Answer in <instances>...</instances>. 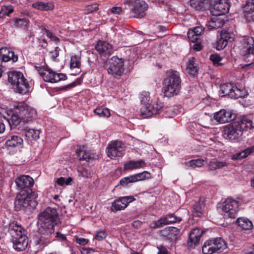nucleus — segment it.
I'll return each instance as SVG.
<instances>
[{
    "label": "nucleus",
    "mask_w": 254,
    "mask_h": 254,
    "mask_svg": "<svg viewBox=\"0 0 254 254\" xmlns=\"http://www.w3.org/2000/svg\"><path fill=\"white\" fill-rule=\"evenodd\" d=\"M61 223L57 209L47 207L38 215V230L40 242L46 244L53 241L52 236L55 232V226Z\"/></svg>",
    "instance_id": "obj_1"
},
{
    "label": "nucleus",
    "mask_w": 254,
    "mask_h": 254,
    "mask_svg": "<svg viewBox=\"0 0 254 254\" xmlns=\"http://www.w3.org/2000/svg\"><path fill=\"white\" fill-rule=\"evenodd\" d=\"M254 127L251 120L244 117L240 121L234 122L225 127L224 137L231 141L238 140L243 135V131Z\"/></svg>",
    "instance_id": "obj_2"
},
{
    "label": "nucleus",
    "mask_w": 254,
    "mask_h": 254,
    "mask_svg": "<svg viewBox=\"0 0 254 254\" xmlns=\"http://www.w3.org/2000/svg\"><path fill=\"white\" fill-rule=\"evenodd\" d=\"M9 231L13 248L17 251L25 250L28 245L26 230L17 222H13L9 224Z\"/></svg>",
    "instance_id": "obj_3"
},
{
    "label": "nucleus",
    "mask_w": 254,
    "mask_h": 254,
    "mask_svg": "<svg viewBox=\"0 0 254 254\" xmlns=\"http://www.w3.org/2000/svg\"><path fill=\"white\" fill-rule=\"evenodd\" d=\"M181 78L178 71H168L163 82V90L165 96L171 97L177 95L181 88Z\"/></svg>",
    "instance_id": "obj_4"
},
{
    "label": "nucleus",
    "mask_w": 254,
    "mask_h": 254,
    "mask_svg": "<svg viewBox=\"0 0 254 254\" xmlns=\"http://www.w3.org/2000/svg\"><path fill=\"white\" fill-rule=\"evenodd\" d=\"M139 98L141 105L140 113L144 118L150 117L153 115L159 113L161 106L156 101L150 99L149 92H142L139 95Z\"/></svg>",
    "instance_id": "obj_5"
},
{
    "label": "nucleus",
    "mask_w": 254,
    "mask_h": 254,
    "mask_svg": "<svg viewBox=\"0 0 254 254\" xmlns=\"http://www.w3.org/2000/svg\"><path fill=\"white\" fill-rule=\"evenodd\" d=\"M8 76L9 82L14 86L16 92L21 94H25L29 92L30 86L22 73L13 71L9 73Z\"/></svg>",
    "instance_id": "obj_6"
},
{
    "label": "nucleus",
    "mask_w": 254,
    "mask_h": 254,
    "mask_svg": "<svg viewBox=\"0 0 254 254\" xmlns=\"http://www.w3.org/2000/svg\"><path fill=\"white\" fill-rule=\"evenodd\" d=\"M244 204L242 198L233 199L231 197L227 198L223 203L222 210L223 215L230 218H235L237 216L239 207Z\"/></svg>",
    "instance_id": "obj_7"
},
{
    "label": "nucleus",
    "mask_w": 254,
    "mask_h": 254,
    "mask_svg": "<svg viewBox=\"0 0 254 254\" xmlns=\"http://www.w3.org/2000/svg\"><path fill=\"white\" fill-rule=\"evenodd\" d=\"M14 113L18 114L22 121L28 123L36 117L35 109L25 102H21L14 105Z\"/></svg>",
    "instance_id": "obj_8"
},
{
    "label": "nucleus",
    "mask_w": 254,
    "mask_h": 254,
    "mask_svg": "<svg viewBox=\"0 0 254 254\" xmlns=\"http://www.w3.org/2000/svg\"><path fill=\"white\" fill-rule=\"evenodd\" d=\"M35 67L39 75L46 82L56 83L67 78L65 74L54 72L47 66Z\"/></svg>",
    "instance_id": "obj_9"
},
{
    "label": "nucleus",
    "mask_w": 254,
    "mask_h": 254,
    "mask_svg": "<svg viewBox=\"0 0 254 254\" xmlns=\"http://www.w3.org/2000/svg\"><path fill=\"white\" fill-rule=\"evenodd\" d=\"M227 248L225 241L218 238L206 241L204 244L202 251L203 254H214L222 252Z\"/></svg>",
    "instance_id": "obj_10"
},
{
    "label": "nucleus",
    "mask_w": 254,
    "mask_h": 254,
    "mask_svg": "<svg viewBox=\"0 0 254 254\" xmlns=\"http://www.w3.org/2000/svg\"><path fill=\"white\" fill-rule=\"evenodd\" d=\"M124 61L115 56L106 61L104 65L108 73L114 76H121L124 71Z\"/></svg>",
    "instance_id": "obj_11"
},
{
    "label": "nucleus",
    "mask_w": 254,
    "mask_h": 254,
    "mask_svg": "<svg viewBox=\"0 0 254 254\" xmlns=\"http://www.w3.org/2000/svg\"><path fill=\"white\" fill-rule=\"evenodd\" d=\"M107 150L108 156L111 158H114L123 155L125 146L121 141H112L108 144Z\"/></svg>",
    "instance_id": "obj_12"
},
{
    "label": "nucleus",
    "mask_w": 254,
    "mask_h": 254,
    "mask_svg": "<svg viewBox=\"0 0 254 254\" xmlns=\"http://www.w3.org/2000/svg\"><path fill=\"white\" fill-rule=\"evenodd\" d=\"M135 200L132 196L121 197L114 200L111 206V210L114 212L125 209L128 204Z\"/></svg>",
    "instance_id": "obj_13"
},
{
    "label": "nucleus",
    "mask_w": 254,
    "mask_h": 254,
    "mask_svg": "<svg viewBox=\"0 0 254 254\" xmlns=\"http://www.w3.org/2000/svg\"><path fill=\"white\" fill-rule=\"evenodd\" d=\"M229 8L230 4L228 0H220L215 3L211 12L213 15L218 16L227 13Z\"/></svg>",
    "instance_id": "obj_14"
},
{
    "label": "nucleus",
    "mask_w": 254,
    "mask_h": 254,
    "mask_svg": "<svg viewBox=\"0 0 254 254\" xmlns=\"http://www.w3.org/2000/svg\"><path fill=\"white\" fill-rule=\"evenodd\" d=\"M18 60V56L14 52L10 51L6 48H1L0 49V65H1L2 62L12 61L16 62Z\"/></svg>",
    "instance_id": "obj_15"
},
{
    "label": "nucleus",
    "mask_w": 254,
    "mask_h": 254,
    "mask_svg": "<svg viewBox=\"0 0 254 254\" xmlns=\"http://www.w3.org/2000/svg\"><path fill=\"white\" fill-rule=\"evenodd\" d=\"M147 9V4L142 0H136L132 9L133 16L136 18H141L145 15V11Z\"/></svg>",
    "instance_id": "obj_16"
},
{
    "label": "nucleus",
    "mask_w": 254,
    "mask_h": 254,
    "mask_svg": "<svg viewBox=\"0 0 254 254\" xmlns=\"http://www.w3.org/2000/svg\"><path fill=\"white\" fill-rule=\"evenodd\" d=\"M15 182L17 187L21 190L31 187L34 184L33 179L28 175H22L17 177Z\"/></svg>",
    "instance_id": "obj_17"
},
{
    "label": "nucleus",
    "mask_w": 254,
    "mask_h": 254,
    "mask_svg": "<svg viewBox=\"0 0 254 254\" xmlns=\"http://www.w3.org/2000/svg\"><path fill=\"white\" fill-rule=\"evenodd\" d=\"M213 118L217 122L221 124L230 122L233 120L231 113L224 109L221 110L215 113Z\"/></svg>",
    "instance_id": "obj_18"
},
{
    "label": "nucleus",
    "mask_w": 254,
    "mask_h": 254,
    "mask_svg": "<svg viewBox=\"0 0 254 254\" xmlns=\"http://www.w3.org/2000/svg\"><path fill=\"white\" fill-rule=\"evenodd\" d=\"M95 49L101 55H110L113 51L112 45L109 43L99 41L95 46Z\"/></svg>",
    "instance_id": "obj_19"
},
{
    "label": "nucleus",
    "mask_w": 254,
    "mask_h": 254,
    "mask_svg": "<svg viewBox=\"0 0 254 254\" xmlns=\"http://www.w3.org/2000/svg\"><path fill=\"white\" fill-rule=\"evenodd\" d=\"M29 198L24 193H20L17 195L14 204L17 208L20 209L22 207H26L29 205Z\"/></svg>",
    "instance_id": "obj_20"
},
{
    "label": "nucleus",
    "mask_w": 254,
    "mask_h": 254,
    "mask_svg": "<svg viewBox=\"0 0 254 254\" xmlns=\"http://www.w3.org/2000/svg\"><path fill=\"white\" fill-rule=\"evenodd\" d=\"M145 163L143 160L137 161L130 160L124 164V170H133L139 168H142L145 166Z\"/></svg>",
    "instance_id": "obj_21"
},
{
    "label": "nucleus",
    "mask_w": 254,
    "mask_h": 254,
    "mask_svg": "<svg viewBox=\"0 0 254 254\" xmlns=\"http://www.w3.org/2000/svg\"><path fill=\"white\" fill-rule=\"evenodd\" d=\"M203 232L199 228H195L193 229L190 233L189 239L190 242L194 245H197L200 240Z\"/></svg>",
    "instance_id": "obj_22"
},
{
    "label": "nucleus",
    "mask_w": 254,
    "mask_h": 254,
    "mask_svg": "<svg viewBox=\"0 0 254 254\" xmlns=\"http://www.w3.org/2000/svg\"><path fill=\"white\" fill-rule=\"evenodd\" d=\"M186 70L188 73L191 76H194L197 74V64L195 63L194 58H191L189 60L186 65Z\"/></svg>",
    "instance_id": "obj_23"
},
{
    "label": "nucleus",
    "mask_w": 254,
    "mask_h": 254,
    "mask_svg": "<svg viewBox=\"0 0 254 254\" xmlns=\"http://www.w3.org/2000/svg\"><path fill=\"white\" fill-rule=\"evenodd\" d=\"M23 143V139L18 135H13L5 142L7 147H16L21 146Z\"/></svg>",
    "instance_id": "obj_24"
},
{
    "label": "nucleus",
    "mask_w": 254,
    "mask_h": 254,
    "mask_svg": "<svg viewBox=\"0 0 254 254\" xmlns=\"http://www.w3.org/2000/svg\"><path fill=\"white\" fill-rule=\"evenodd\" d=\"M244 41L246 46L245 48L246 49L245 56H250L251 55H254V39L252 37H247L244 39Z\"/></svg>",
    "instance_id": "obj_25"
},
{
    "label": "nucleus",
    "mask_w": 254,
    "mask_h": 254,
    "mask_svg": "<svg viewBox=\"0 0 254 254\" xmlns=\"http://www.w3.org/2000/svg\"><path fill=\"white\" fill-rule=\"evenodd\" d=\"M81 57L78 55H73L70 58V68L76 69L77 73L80 72Z\"/></svg>",
    "instance_id": "obj_26"
},
{
    "label": "nucleus",
    "mask_w": 254,
    "mask_h": 254,
    "mask_svg": "<svg viewBox=\"0 0 254 254\" xmlns=\"http://www.w3.org/2000/svg\"><path fill=\"white\" fill-rule=\"evenodd\" d=\"M32 5L38 10L45 11L52 10L54 7V4L51 2L37 1L33 3Z\"/></svg>",
    "instance_id": "obj_27"
},
{
    "label": "nucleus",
    "mask_w": 254,
    "mask_h": 254,
    "mask_svg": "<svg viewBox=\"0 0 254 254\" xmlns=\"http://www.w3.org/2000/svg\"><path fill=\"white\" fill-rule=\"evenodd\" d=\"M76 154L77 158L79 160H85L88 162L93 159V157L85 150L84 146L80 147L77 150Z\"/></svg>",
    "instance_id": "obj_28"
},
{
    "label": "nucleus",
    "mask_w": 254,
    "mask_h": 254,
    "mask_svg": "<svg viewBox=\"0 0 254 254\" xmlns=\"http://www.w3.org/2000/svg\"><path fill=\"white\" fill-rule=\"evenodd\" d=\"M248 95V92L245 89H241L237 86H234L232 91L230 93V98L238 99L245 98Z\"/></svg>",
    "instance_id": "obj_29"
},
{
    "label": "nucleus",
    "mask_w": 254,
    "mask_h": 254,
    "mask_svg": "<svg viewBox=\"0 0 254 254\" xmlns=\"http://www.w3.org/2000/svg\"><path fill=\"white\" fill-rule=\"evenodd\" d=\"M237 222L239 226L243 230H249L253 227L252 222L247 218H239L237 220Z\"/></svg>",
    "instance_id": "obj_30"
},
{
    "label": "nucleus",
    "mask_w": 254,
    "mask_h": 254,
    "mask_svg": "<svg viewBox=\"0 0 254 254\" xmlns=\"http://www.w3.org/2000/svg\"><path fill=\"white\" fill-rule=\"evenodd\" d=\"M204 204L203 202L199 201L193 206L192 213L194 216L201 217L204 214Z\"/></svg>",
    "instance_id": "obj_31"
},
{
    "label": "nucleus",
    "mask_w": 254,
    "mask_h": 254,
    "mask_svg": "<svg viewBox=\"0 0 254 254\" xmlns=\"http://www.w3.org/2000/svg\"><path fill=\"white\" fill-rule=\"evenodd\" d=\"M227 163L225 161H219L214 160L209 163L208 168L209 170L214 171L227 166Z\"/></svg>",
    "instance_id": "obj_32"
},
{
    "label": "nucleus",
    "mask_w": 254,
    "mask_h": 254,
    "mask_svg": "<svg viewBox=\"0 0 254 254\" xmlns=\"http://www.w3.org/2000/svg\"><path fill=\"white\" fill-rule=\"evenodd\" d=\"M234 85L231 84H224L221 85L219 94L221 96H228L230 97Z\"/></svg>",
    "instance_id": "obj_33"
},
{
    "label": "nucleus",
    "mask_w": 254,
    "mask_h": 254,
    "mask_svg": "<svg viewBox=\"0 0 254 254\" xmlns=\"http://www.w3.org/2000/svg\"><path fill=\"white\" fill-rule=\"evenodd\" d=\"M14 105L13 106V108H11L8 112L7 113V114L8 116H11L10 120H11V122H12L13 124L15 126H17L19 124L21 121H22L20 117L18 115V114H16L14 113Z\"/></svg>",
    "instance_id": "obj_34"
},
{
    "label": "nucleus",
    "mask_w": 254,
    "mask_h": 254,
    "mask_svg": "<svg viewBox=\"0 0 254 254\" xmlns=\"http://www.w3.org/2000/svg\"><path fill=\"white\" fill-rule=\"evenodd\" d=\"M206 0H190V4L191 7L195 10H202L205 8Z\"/></svg>",
    "instance_id": "obj_35"
},
{
    "label": "nucleus",
    "mask_w": 254,
    "mask_h": 254,
    "mask_svg": "<svg viewBox=\"0 0 254 254\" xmlns=\"http://www.w3.org/2000/svg\"><path fill=\"white\" fill-rule=\"evenodd\" d=\"M134 182L144 180L150 177V174L147 171H143L142 173H138L132 175Z\"/></svg>",
    "instance_id": "obj_36"
},
{
    "label": "nucleus",
    "mask_w": 254,
    "mask_h": 254,
    "mask_svg": "<svg viewBox=\"0 0 254 254\" xmlns=\"http://www.w3.org/2000/svg\"><path fill=\"white\" fill-rule=\"evenodd\" d=\"M224 24V20L219 18H213L209 22V26L214 29H218Z\"/></svg>",
    "instance_id": "obj_37"
},
{
    "label": "nucleus",
    "mask_w": 254,
    "mask_h": 254,
    "mask_svg": "<svg viewBox=\"0 0 254 254\" xmlns=\"http://www.w3.org/2000/svg\"><path fill=\"white\" fill-rule=\"evenodd\" d=\"M94 112L100 117H109L111 114L110 110L107 108H97L94 110Z\"/></svg>",
    "instance_id": "obj_38"
},
{
    "label": "nucleus",
    "mask_w": 254,
    "mask_h": 254,
    "mask_svg": "<svg viewBox=\"0 0 254 254\" xmlns=\"http://www.w3.org/2000/svg\"><path fill=\"white\" fill-rule=\"evenodd\" d=\"M40 131L38 129H28L25 132V135L28 138L36 140L39 138Z\"/></svg>",
    "instance_id": "obj_39"
},
{
    "label": "nucleus",
    "mask_w": 254,
    "mask_h": 254,
    "mask_svg": "<svg viewBox=\"0 0 254 254\" xmlns=\"http://www.w3.org/2000/svg\"><path fill=\"white\" fill-rule=\"evenodd\" d=\"M205 161L202 159H197L189 161L187 164L192 168H195L196 167H201L204 164Z\"/></svg>",
    "instance_id": "obj_40"
},
{
    "label": "nucleus",
    "mask_w": 254,
    "mask_h": 254,
    "mask_svg": "<svg viewBox=\"0 0 254 254\" xmlns=\"http://www.w3.org/2000/svg\"><path fill=\"white\" fill-rule=\"evenodd\" d=\"M164 218L166 225L180 222L181 221V218L177 217L173 214H169Z\"/></svg>",
    "instance_id": "obj_41"
},
{
    "label": "nucleus",
    "mask_w": 254,
    "mask_h": 254,
    "mask_svg": "<svg viewBox=\"0 0 254 254\" xmlns=\"http://www.w3.org/2000/svg\"><path fill=\"white\" fill-rule=\"evenodd\" d=\"M220 37L222 39L228 43L229 41H232L234 39V35L232 33L228 32L226 31H222L220 34Z\"/></svg>",
    "instance_id": "obj_42"
},
{
    "label": "nucleus",
    "mask_w": 254,
    "mask_h": 254,
    "mask_svg": "<svg viewBox=\"0 0 254 254\" xmlns=\"http://www.w3.org/2000/svg\"><path fill=\"white\" fill-rule=\"evenodd\" d=\"M210 60L213 62V64L218 66L222 64L221 63L222 61L221 57L218 54H212L210 56Z\"/></svg>",
    "instance_id": "obj_43"
},
{
    "label": "nucleus",
    "mask_w": 254,
    "mask_h": 254,
    "mask_svg": "<svg viewBox=\"0 0 254 254\" xmlns=\"http://www.w3.org/2000/svg\"><path fill=\"white\" fill-rule=\"evenodd\" d=\"M28 23L29 20L26 18H18L15 20L14 25L18 27H25Z\"/></svg>",
    "instance_id": "obj_44"
},
{
    "label": "nucleus",
    "mask_w": 254,
    "mask_h": 254,
    "mask_svg": "<svg viewBox=\"0 0 254 254\" xmlns=\"http://www.w3.org/2000/svg\"><path fill=\"white\" fill-rule=\"evenodd\" d=\"M248 157L244 150L241 151L234 154L232 159L234 160H241L243 159Z\"/></svg>",
    "instance_id": "obj_45"
},
{
    "label": "nucleus",
    "mask_w": 254,
    "mask_h": 254,
    "mask_svg": "<svg viewBox=\"0 0 254 254\" xmlns=\"http://www.w3.org/2000/svg\"><path fill=\"white\" fill-rule=\"evenodd\" d=\"M166 225L164 218H161L160 220L154 221L150 224V227L153 228H160Z\"/></svg>",
    "instance_id": "obj_46"
},
{
    "label": "nucleus",
    "mask_w": 254,
    "mask_h": 254,
    "mask_svg": "<svg viewBox=\"0 0 254 254\" xmlns=\"http://www.w3.org/2000/svg\"><path fill=\"white\" fill-rule=\"evenodd\" d=\"M98 9V5L97 3H93L91 5H88L86 6L85 9V13L89 14L95 11Z\"/></svg>",
    "instance_id": "obj_47"
},
{
    "label": "nucleus",
    "mask_w": 254,
    "mask_h": 254,
    "mask_svg": "<svg viewBox=\"0 0 254 254\" xmlns=\"http://www.w3.org/2000/svg\"><path fill=\"white\" fill-rule=\"evenodd\" d=\"M227 44L228 43L220 37L217 41L216 49L218 50H222L226 47Z\"/></svg>",
    "instance_id": "obj_48"
},
{
    "label": "nucleus",
    "mask_w": 254,
    "mask_h": 254,
    "mask_svg": "<svg viewBox=\"0 0 254 254\" xmlns=\"http://www.w3.org/2000/svg\"><path fill=\"white\" fill-rule=\"evenodd\" d=\"M107 237V233L104 230L98 231L96 235L95 239L98 241H102Z\"/></svg>",
    "instance_id": "obj_49"
},
{
    "label": "nucleus",
    "mask_w": 254,
    "mask_h": 254,
    "mask_svg": "<svg viewBox=\"0 0 254 254\" xmlns=\"http://www.w3.org/2000/svg\"><path fill=\"white\" fill-rule=\"evenodd\" d=\"M133 180V179L132 175L127 177H125L124 178H123L120 181V184L122 186H126L128 183H134V181Z\"/></svg>",
    "instance_id": "obj_50"
},
{
    "label": "nucleus",
    "mask_w": 254,
    "mask_h": 254,
    "mask_svg": "<svg viewBox=\"0 0 254 254\" xmlns=\"http://www.w3.org/2000/svg\"><path fill=\"white\" fill-rule=\"evenodd\" d=\"M187 35L189 39L192 42H195L197 41L199 39L197 35H196L193 32H191L190 30L188 31Z\"/></svg>",
    "instance_id": "obj_51"
},
{
    "label": "nucleus",
    "mask_w": 254,
    "mask_h": 254,
    "mask_svg": "<svg viewBox=\"0 0 254 254\" xmlns=\"http://www.w3.org/2000/svg\"><path fill=\"white\" fill-rule=\"evenodd\" d=\"M191 32H193L198 37L202 34L204 32V28L202 26H197L195 27L193 30H190Z\"/></svg>",
    "instance_id": "obj_52"
},
{
    "label": "nucleus",
    "mask_w": 254,
    "mask_h": 254,
    "mask_svg": "<svg viewBox=\"0 0 254 254\" xmlns=\"http://www.w3.org/2000/svg\"><path fill=\"white\" fill-rule=\"evenodd\" d=\"M79 175L84 178H89L91 176V172L87 169H83L82 170L78 171Z\"/></svg>",
    "instance_id": "obj_53"
},
{
    "label": "nucleus",
    "mask_w": 254,
    "mask_h": 254,
    "mask_svg": "<svg viewBox=\"0 0 254 254\" xmlns=\"http://www.w3.org/2000/svg\"><path fill=\"white\" fill-rule=\"evenodd\" d=\"M245 8L248 11L250 10L252 12L254 11V0H248L247 3Z\"/></svg>",
    "instance_id": "obj_54"
},
{
    "label": "nucleus",
    "mask_w": 254,
    "mask_h": 254,
    "mask_svg": "<svg viewBox=\"0 0 254 254\" xmlns=\"http://www.w3.org/2000/svg\"><path fill=\"white\" fill-rule=\"evenodd\" d=\"M46 34L47 36L52 41H55L56 43L59 42V39L55 36L52 33L48 30H46Z\"/></svg>",
    "instance_id": "obj_55"
},
{
    "label": "nucleus",
    "mask_w": 254,
    "mask_h": 254,
    "mask_svg": "<svg viewBox=\"0 0 254 254\" xmlns=\"http://www.w3.org/2000/svg\"><path fill=\"white\" fill-rule=\"evenodd\" d=\"M75 239L76 242L80 245L84 246L86 245L89 242L88 239L83 238H79L77 237H75Z\"/></svg>",
    "instance_id": "obj_56"
},
{
    "label": "nucleus",
    "mask_w": 254,
    "mask_h": 254,
    "mask_svg": "<svg viewBox=\"0 0 254 254\" xmlns=\"http://www.w3.org/2000/svg\"><path fill=\"white\" fill-rule=\"evenodd\" d=\"M244 151L246 153L247 157L254 153V145L248 147H247Z\"/></svg>",
    "instance_id": "obj_57"
},
{
    "label": "nucleus",
    "mask_w": 254,
    "mask_h": 254,
    "mask_svg": "<svg viewBox=\"0 0 254 254\" xmlns=\"http://www.w3.org/2000/svg\"><path fill=\"white\" fill-rule=\"evenodd\" d=\"M60 50V49L59 47H57L55 48L54 51H52L51 52L52 57L53 58V59H55L59 56Z\"/></svg>",
    "instance_id": "obj_58"
},
{
    "label": "nucleus",
    "mask_w": 254,
    "mask_h": 254,
    "mask_svg": "<svg viewBox=\"0 0 254 254\" xmlns=\"http://www.w3.org/2000/svg\"><path fill=\"white\" fill-rule=\"evenodd\" d=\"M111 10L114 14H120L122 12V8L121 7H113Z\"/></svg>",
    "instance_id": "obj_59"
},
{
    "label": "nucleus",
    "mask_w": 254,
    "mask_h": 254,
    "mask_svg": "<svg viewBox=\"0 0 254 254\" xmlns=\"http://www.w3.org/2000/svg\"><path fill=\"white\" fill-rule=\"evenodd\" d=\"M55 237L63 241L66 240V236L64 234H61L60 232H57Z\"/></svg>",
    "instance_id": "obj_60"
},
{
    "label": "nucleus",
    "mask_w": 254,
    "mask_h": 254,
    "mask_svg": "<svg viewBox=\"0 0 254 254\" xmlns=\"http://www.w3.org/2000/svg\"><path fill=\"white\" fill-rule=\"evenodd\" d=\"M56 183L59 186H62L65 184V178L62 177H60L57 179Z\"/></svg>",
    "instance_id": "obj_61"
},
{
    "label": "nucleus",
    "mask_w": 254,
    "mask_h": 254,
    "mask_svg": "<svg viewBox=\"0 0 254 254\" xmlns=\"http://www.w3.org/2000/svg\"><path fill=\"white\" fill-rule=\"evenodd\" d=\"M192 48L195 51H199L201 50L202 47L200 44L195 43L193 45Z\"/></svg>",
    "instance_id": "obj_62"
},
{
    "label": "nucleus",
    "mask_w": 254,
    "mask_h": 254,
    "mask_svg": "<svg viewBox=\"0 0 254 254\" xmlns=\"http://www.w3.org/2000/svg\"><path fill=\"white\" fill-rule=\"evenodd\" d=\"M5 130V125L2 123L1 119L0 118V133H2Z\"/></svg>",
    "instance_id": "obj_63"
},
{
    "label": "nucleus",
    "mask_w": 254,
    "mask_h": 254,
    "mask_svg": "<svg viewBox=\"0 0 254 254\" xmlns=\"http://www.w3.org/2000/svg\"><path fill=\"white\" fill-rule=\"evenodd\" d=\"M167 250L165 248H163V249L159 250V251L158 253V254H167Z\"/></svg>",
    "instance_id": "obj_64"
}]
</instances>
